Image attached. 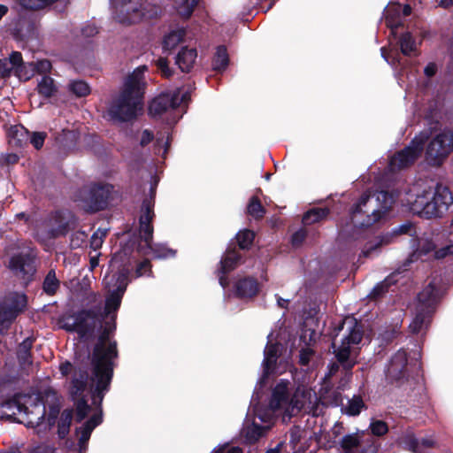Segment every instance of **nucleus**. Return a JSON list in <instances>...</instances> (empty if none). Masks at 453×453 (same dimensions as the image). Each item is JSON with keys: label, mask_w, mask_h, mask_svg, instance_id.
<instances>
[{"label": "nucleus", "mask_w": 453, "mask_h": 453, "mask_svg": "<svg viewBox=\"0 0 453 453\" xmlns=\"http://www.w3.org/2000/svg\"><path fill=\"white\" fill-rule=\"evenodd\" d=\"M407 354L403 350L397 351L391 358L387 371V377L391 380H398L405 374Z\"/></svg>", "instance_id": "aec40b11"}, {"label": "nucleus", "mask_w": 453, "mask_h": 453, "mask_svg": "<svg viewBox=\"0 0 453 453\" xmlns=\"http://www.w3.org/2000/svg\"><path fill=\"white\" fill-rule=\"evenodd\" d=\"M439 4L441 7L447 8L453 4V0H440Z\"/></svg>", "instance_id": "774afa93"}, {"label": "nucleus", "mask_w": 453, "mask_h": 453, "mask_svg": "<svg viewBox=\"0 0 453 453\" xmlns=\"http://www.w3.org/2000/svg\"><path fill=\"white\" fill-rule=\"evenodd\" d=\"M291 382L280 380L273 388L269 406H258V392L255 391L251 398L252 411H249L242 433L249 442L257 441L268 430L276 416H282L283 422H288L293 416L303 411L316 415L319 398L316 393L305 386H299L290 395Z\"/></svg>", "instance_id": "f03ea898"}, {"label": "nucleus", "mask_w": 453, "mask_h": 453, "mask_svg": "<svg viewBox=\"0 0 453 453\" xmlns=\"http://www.w3.org/2000/svg\"><path fill=\"white\" fill-rule=\"evenodd\" d=\"M277 296V303H278V305L280 307V308H286L289 300H287V299H283L278 296Z\"/></svg>", "instance_id": "338daca9"}, {"label": "nucleus", "mask_w": 453, "mask_h": 453, "mask_svg": "<svg viewBox=\"0 0 453 453\" xmlns=\"http://www.w3.org/2000/svg\"><path fill=\"white\" fill-rule=\"evenodd\" d=\"M45 136L44 133H34L30 138V142L36 150H39L43 146Z\"/></svg>", "instance_id": "3c124183"}, {"label": "nucleus", "mask_w": 453, "mask_h": 453, "mask_svg": "<svg viewBox=\"0 0 453 453\" xmlns=\"http://www.w3.org/2000/svg\"><path fill=\"white\" fill-rule=\"evenodd\" d=\"M254 237L255 234L252 231H240L236 235L239 247L242 250L249 248L251 245Z\"/></svg>", "instance_id": "c03bdc74"}, {"label": "nucleus", "mask_w": 453, "mask_h": 453, "mask_svg": "<svg viewBox=\"0 0 453 453\" xmlns=\"http://www.w3.org/2000/svg\"><path fill=\"white\" fill-rule=\"evenodd\" d=\"M306 233L304 230L300 229L292 235V244L294 246H299L304 241Z\"/></svg>", "instance_id": "4d7b16f0"}, {"label": "nucleus", "mask_w": 453, "mask_h": 453, "mask_svg": "<svg viewBox=\"0 0 453 453\" xmlns=\"http://www.w3.org/2000/svg\"><path fill=\"white\" fill-rule=\"evenodd\" d=\"M115 19L121 24H131L145 19L156 18L160 13L159 6L144 0H112Z\"/></svg>", "instance_id": "1a4fd4ad"}, {"label": "nucleus", "mask_w": 453, "mask_h": 453, "mask_svg": "<svg viewBox=\"0 0 453 453\" xmlns=\"http://www.w3.org/2000/svg\"><path fill=\"white\" fill-rule=\"evenodd\" d=\"M37 89L39 94L44 97H51L57 92V87L54 80L49 76H43L39 81Z\"/></svg>", "instance_id": "2f4dec72"}, {"label": "nucleus", "mask_w": 453, "mask_h": 453, "mask_svg": "<svg viewBox=\"0 0 453 453\" xmlns=\"http://www.w3.org/2000/svg\"><path fill=\"white\" fill-rule=\"evenodd\" d=\"M26 305V295L16 292L7 295L0 306V330L7 329Z\"/></svg>", "instance_id": "2eb2a0df"}, {"label": "nucleus", "mask_w": 453, "mask_h": 453, "mask_svg": "<svg viewBox=\"0 0 453 453\" xmlns=\"http://www.w3.org/2000/svg\"><path fill=\"white\" fill-rule=\"evenodd\" d=\"M395 232L400 233V234H412L415 233V229H414L413 225H411V223H405V224L398 226V228Z\"/></svg>", "instance_id": "680f3d73"}, {"label": "nucleus", "mask_w": 453, "mask_h": 453, "mask_svg": "<svg viewBox=\"0 0 453 453\" xmlns=\"http://www.w3.org/2000/svg\"><path fill=\"white\" fill-rule=\"evenodd\" d=\"M59 285L60 282L56 276L55 270L51 269L43 280L42 289L47 295L53 296L58 291Z\"/></svg>", "instance_id": "473e14b6"}, {"label": "nucleus", "mask_w": 453, "mask_h": 453, "mask_svg": "<svg viewBox=\"0 0 453 453\" xmlns=\"http://www.w3.org/2000/svg\"><path fill=\"white\" fill-rule=\"evenodd\" d=\"M411 12V8L409 4L404 5L403 7L401 6V15L403 16H408Z\"/></svg>", "instance_id": "69168bd1"}, {"label": "nucleus", "mask_w": 453, "mask_h": 453, "mask_svg": "<svg viewBox=\"0 0 453 453\" xmlns=\"http://www.w3.org/2000/svg\"><path fill=\"white\" fill-rule=\"evenodd\" d=\"M440 296V280L434 278L418 295L414 318L409 326L412 334L423 333L427 329Z\"/></svg>", "instance_id": "6e6552de"}, {"label": "nucleus", "mask_w": 453, "mask_h": 453, "mask_svg": "<svg viewBox=\"0 0 453 453\" xmlns=\"http://www.w3.org/2000/svg\"><path fill=\"white\" fill-rule=\"evenodd\" d=\"M388 239L386 237H378L374 241L370 242L365 245V247L362 250V255L364 257H370L373 251H375L380 245L384 243H388Z\"/></svg>", "instance_id": "a18cd8bd"}, {"label": "nucleus", "mask_w": 453, "mask_h": 453, "mask_svg": "<svg viewBox=\"0 0 453 453\" xmlns=\"http://www.w3.org/2000/svg\"><path fill=\"white\" fill-rule=\"evenodd\" d=\"M303 433V431L300 427H297V426H295V427L290 429V431H289V437H290L289 438V442L292 445L293 449H296V445L299 442V441H300V439L302 437V434Z\"/></svg>", "instance_id": "09e8293b"}, {"label": "nucleus", "mask_w": 453, "mask_h": 453, "mask_svg": "<svg viewBox=\"0 0 453 453\" xmlns=\"http://www.w3.org/2000/svg\"><path fill=\"white\" fill-rule=\"evenodd\" d=\"M437 66L434 63H429L424 69V73L427 77H432L436 73Z\"/></svg>", "instance_id": "0e129e2a"}, {"label": "nucleus", "mask_w": 453, "mask_h": 453, "mask_svg": "<svg viewBox=\"0 0 453 453\" xmlns=\"http://www.w3.org/2000/svg\"><path fill=\"white\" fill-rule=\"evenodd\" d=\"M449 255H453V243L446 245L435 251L436 258H443Z\"/></svg>", "instance_id": "6e6d98bb"}, {"label": "nucleus", "mask_w": 453, "mask_h": 453, "mask_svg": "<svg viewBox=\"0 0 453 453\" xmlns=\"http://www.w3.org/2000/svg\"><path fill=\"white\" fill-rule=\"evenodd\" d=\"M108 233L107 228H98L91 236L90 247L94 250H99L104 242V238Z\"/></svg>", "instance_id": "37998d69"}, {"label": "nucleus", "mask_w": 453, "mask_h": 453, "mask_svg": "<svg viewBox=\"0 0 453 453\" xmlns=\"http://www.w3.org/2000/svg\"><path fill=\"white\" fill-rule=\"evenodd\" d=\"M329 213L326 208H313L308 211L303 217L304 225H311L325 219Z\"/></svg>", "instance_id": "f704fd0d"}, {"label": "nucleus", "mask_w": 453, "mask_h": 453, "mask_svg": "<svg viewBox=\"0 0 453 453\" xmlns=\"http://www.w3.org/2000/svg\"><path fill=\"white\" fill-rule=\"evenodd\" d=\"M30 346L31 342H28L27 341H24L20 346L19 358L22 359L24 362H27L28 360Z\"/></svg>", "instance_id": "864d4df0"}, {"label": "nucleus", "mask_w": 453, "mask_h": 453, "mask_svg": "<svg viewBox=\"0 0 453 453\" xmlns=\"http://www.w3.org/2000/svg\"><path fill=\"white\" fill-rule=\"evenodd\" d=\"M370 429L373 435L382 436L388 431V426L386 422L378 419H372L370 423Z\"/></svg>", "instance_id": "49530a36"}, {"label": "nucleus", "mask_w": 453, "mask_h": 453, "mask_svg": "<svg viewBox=\"0 0 453 453\" xmlns=\"http://www.w3.org/2000/svg\"><path fill=\"white\" fill-rule=\"evenodd\" d=\"M9 268L27 284L35 273V256L28 250L15 254L10 259Z\"/></svg>", "instance_id": "f3484780"}, {"label": "nucleus", "mask_w": 453, "mask_h": 453, "mask_svg": "<svg viewBox=\"0 0 453 453\" xmlns=\"http://www.w3.org/2000/svg\"><path fill=\"white\" fill-rule=\"evenodd\" d=\"M381 55L385 58V60L393 67H403V64L401 62L402 58L397 50H391L388 52H387L385 48H381Z\"/></svg>", "instance_id": "79ce46f5"}, {"label": "nucleus", "mask_w": 453, "mask_h": 453, "mask_svg": "<svg viewBox=\"0 0 453 453\" xmlns=\"http://www.w3.org/2000/svg\"><path fill=\"white\" fill-rule=\"evenodd\" d=\"M240 259L241 256L235 250H227L221 259L219 272V284L223 288H226L228 284L226 274L237 266Z\"/></svg>", "instance_id": "412c9836"}, {"label": "nucleus", "mask_w": 453, "mask_h": 453, "mask_svg": "<svg viewBox=\"0 0 453 453\" xmlns=\"http://www.w3.org/2000/svg\"><path fill=\"white\" fill-rule=\"evenodd\" d=\"M197 58L195 48L182 47L176 56L175 63L182 72H189Z\"/></svg>", "instance_id": "5701e85b"}, {"label": "nucleus", "mask_w": 453, "mask_h": 453, "mask_svg": "<svg viewBox=\"0 0 453 453\" xmlns=\"http://www.w3.org/2000/svg\"><path fill=\"white\" fill-rule=\"evenodd\" d=\"M104 316L100 308L82 310L77 313H65L60 318L61 327L77 332L81 338L91 335L97 326H101Z\"/></svg>", "instance_id": "9b49d317"}, {"label": "nucleus", "mask_w": 453, "mask_h": 453, "mask_svg": "<svg viewBox=\"0 0 453 453\" xmlns=\"http://www.w3.org/2000/svg\"><path fill=\"white\" fill-rule=\"evenodd\" d=\"M279 351V344L268 343L266 345L264 353L263 375L258 381V384L261 386L265 383L266 377L273 372L272 370L277 360Z\"/></svg>", "instance_id": "4be33fe9"}, {"label": "nucleus", "mask_w": 453, "mask_h": 453, "mask_svg": "<svg viewBox=\"0 0 453 453\" xmlns=\"http://www.w3.org/2000/svg\"><path fill=\"white\" fill-rule=\"evenodd\" d=\"M156 188H150V196L145 198L142 205V213L140 216L139 234L141 241L138 244V251L145 256H150L153 258H165L174 255V251L162 244H153V226L151 221L154 218V196Z\"/></svg>", "instance_id": "0eeeda50"}, {"label": "nucleus", "mask_w": 453, "mask_h": 453, "mask_svg": "<svg viewBox=\"0 0 453 453\" xmlns=\"http://www.w3.org/2000/svg\"><path fill=\"white\" fill-rule=\"evenodd\" d=\"M423 150V142L415 138L409 146L399 151L389 161V170L394 172L411 165Z\"/></svg>", "instance_id": "a211bd4d"}, {"label": "nucleus", "mask_w": 453, "mask_h": 453, "mask_svg": "<svg viewBox=\"0 0 453 453\" xmlns=\"http://www.w3.org/2000/svg\"><path fill=\"white\" fill-rule=\"evenodd\" d=\"M228 54L224 46H219L213 58L212 66L216 71H223L228 65Z\"/></svg>", "instance_id": "72a5a7b5"}, {"label": "nucleus", "mask_w": 453, "mask_h": 453, "mask_svg": "<svg viewBox=\"0 0 453 453\" xmlns=\"http://www.w3.org/2000/svg\"><path fill=\"white\" fill-rule=\"evenodd\" d=\"M247 211L248 213L255 219H261L265 213V210L257 196H252L250 198Z\"/></svg>", "instance_id": "ea45409f"}, {"label": "nucleus", "mask_w": 453, "mask_h": 453, "mask_svg": "<svg viewBox=\"0 0 453 453\" xmlns=\"http://www.w3.org/2000/svg\"><path fill=\"white\" fill-rule=\"evenodd\" d=\"M453 150V131L444 129L435 134L426 149V160L431 165H441Z\"/></svg>", "instance_id": "ddd939ff"}, {"label": "nucleus", "mask_w": 453, "mask_h": 453, "mask_svg": "<svg viewBox=\"0 0 453 453\" xmlns=\"http://www.w3.org/2000/svg\"><path fill=\"white\" fill-rule=\"evenodd\" d=\"M341 446L345 453H353L359 447V439L357 434L345 435L341 441Z\"/></svg>", "instance_id": "58836bf2"}, {"label": "nucleus", "mask_w": 453, "mask_h": 453, "mask_svg": "<svg viewBox=\"0 0 453 453\" xmlns=\"http://www.w3.org/2000/svg\"><path fill=\"white\" fill-rule=\"evenodd\" d=\"M401 52L404 56H410L416 50V42L411 33H404L399 41Z\"/></svg>", "instance_id": "4c0bfd02"}, {"label": "nucleus", "mask_w": 453, "mask_h": 453, "mask_svg": "<svg viewBox=\"0 0 453 453\" xmlns=\"http://www.w3.org/2000/svg\"><path fill=\"white\" fill-rule=\"evenodd\" d=\"M410 210L426 219L441 217L453 203L450 190L442 185H437L434 189H423L416 194L413 201L409 200Z\"/></svg>", "instance_id": "423d86ee"}, {"label": "nucleus", "mask_w": 453, "mask_h": 453, "mask_svg": "<svg viewBox=\"0 0 453 453\" xmlns=\"http://www.w3.org/2000/svg\"><path fill=\"white\" fill-rule=\"evenodd\" d=\"M147 70L146 65L138 66L127 77L122 92L109 108V115L112 119L129 121L135 119L142 111L146 86L144 74Z\"/></svg>", "instance_id": "20e7f679"}, {"label": "nucleus", "mask_w": 453, "mask_h": 453, "mask_svg": "<svg viewBox=\"0 0 453 453\" xmlns=\"http://www.w3.org/2000/svg\"><path fill=\"white\" fill-rule=\"evenodd\" d=\"M148 273H151V265L150 260L145 259L138 265L135 273L137 277H141Z\"/></svg>", "instance_id": "603ef678"}, {"label": "nucleus", "mask_w": 453, "mask_h": 453, "mask_svg": "<svg viewBox=\"0 0 453 453\" xmlns=\"http://www.w3.org/2000/svg\"><path fill=\"white\" fill-rule=\"evenodd\" d=\"M153 134L149 130H143L141 135L140 144L143 147L153 140Z\"/></svg>", "instance_id": "052dcab7"}, {"label": "nucleus", "mask_w": 453, "mask_h": 453, "mask_svg": "<svg viewBox=\"0 0 453 453\" xmlns=\"http://www.w3.org/2000/svg\"><path fill=\"white\" fill-rule=\"evenodd\" d=\"M113 187L110 184H96L89 188H83L81 191L80 199L82 200L88 208L97 211L103 210L108 202Z\"/></svg>", "instance_id": "dca6fc26"}, {"label": "nucleus", "mask_w": 453, "mask_h": 453, "mask_svg": "<svg viewBox=\"0 0 453 453\" xmlns=\"http://www.w3.org/2000/svg\"><path fill=\"white\" fill-rule=\"evenodd\" d=\"M118 264V256L115 255L111 260V272L105 275L104 283L109 289L110 295L105 300L104 318L110 316L111 312L117 311L121 303L122 296L128 285V273L127 268H123L118 273H113L114 268Z\"/></svg>", "instance_id": "9d476101"}, {"label": "nucleus", "mask_w": 453, "mask_h": 453, "mask_svg": "<svg viewBox=\"0 0 453 453\" xmlns=\"http://www.w3.org/2000/svg\"><path fill=\"white\" fill-rule=\"evenodd\" d=\"M157 69L160 71L161 74L165 77L169 78L173 74V71L170 69L168 65V61L164 58H159L156 62Z\"/></svg>", "instance_id": "de8ad7c7"}, {"label": "nucleus", "mask_w": 453, "mask_h": 453, "mask_svg": "<svg viewBox=\"0 0 453 453\" xmlns=\"http://www.w3.org/2000/svg\"><path fill=\"white\" fill-rule=\"evenodd\" d=\"M186 31L184 28H178L172 30L164 36L163 50L165 51H171L176 48L184 39Z\"/></svg>", "instance_id": "a878e982"}, {"label": "nucleus", "mask_w": 453, "mask_h": 453, "mask_svg": "<svg viewBox=\"0 0 453 453\" xmlns=\"http://www.w3.org/2000/svg\"><path fill=\"white\" fill-rule=\"evenodd\" d=\"M343 324L349 325L348 334L342 339V344L334 349V354L337 361L349 371L357 363V345L362 340L363 332L361 326L353 319H346Z\"/></svg>", "instance_id": "f8f14e48"}, {"label": "nucleus", "mask_w": 453, "mask_h": 453, "mask_svg": "<svg viewBox=\"0 0 453 453\" xmlns=\"http://www.w3.org/2000/svg\"><path fill=\"white\" fill-rule=\"evenodd\" d=\"M69 89L77 96H86L90 93L89 86L83 81H73L69 84Z\"/></svg>", "instance_id": "a19ab883"}, {"label": "nucleus", "mask_w": 453, "mask_h": 453, "mask_svg": "<svg viewBox=\"0 0 453 453\" xmlns=\"http://www.w3.org/2000/svg\"><path fill=\"white\" fill-rule=\"evenodd\" d=\"M385 19L387 26L391 30V35L395 36L397 28L402 25L401 4H390L385 10Z\"/></svg>", "instance_id": "b1692460"}, {"label": "nucleus", "mask_w": 453, "mask_h": 453, "mask_svg": "<svg viewBox=\"0 0 453 453\" xmlns=\"http://www.w3.org/2000/svg\"><path fill=\"white\" fill-rule=\"evenodd\" d=\"M395 202L392 194L380 191L365 192L354 204L350 211L351 223L355 227H369L389 210Z\"/></svg>", "instance_id": "39448f33"}, {"label": "nucleus", "mask_w": 453, "mask_h": 453, "mask_svg": "<svg viewBox=\"0 0 453 453\" xmlns=\"http://www.w3.org/2000/svg\"><path fill=\"white\" fill-rule=\"evenodd\" d=\"M3 407L12 411V415H19V422L33 428L40 437L45 436L51 429L59 412L58 408L50 407L45 420L46 408L38 395H17L6 402Z\"/></svg>", "instance_id": "7ed1b4c3"}, {"label": "nucleus", "mask_w": 453, "mask_h": 453, "mask_svg": "<svg viewBox=\"0 0 453 453\" xmlns=\"http://www.w3.org/2000/svg\"><path fill=\"white\" fill-rule=\"evenodd\" d=\"M188 99V93L187 91L182 92L180 89L162 93L151 101L149 112L152 117H159L165 112L176 110L182 104L187 103Z\"/></svg>", "instance_id": "4468645a"}, {"label": "nucleus", "mask_w": 453, "mask_h": 453, "mask_svg": "<svg viewBox=\"0 0 453 453\" xmlns=\"http://www.w3.org/2000/svg\"><path fill=\"white\" fill-rule=\"evenodd\" d=\"M213 453H242V450L239 447H229L227 445H224L219 447L218 449H215Z\"/></svg>", "instance_id": "bf43d9fd"}, {"label": "nucleus", "mask_w": 453, "mask_h": 453, "mask_svg": "<svg viewBox=\"0 0 453 453\" xmlns=\"http://www.w3.org/2000/svg\"><path fill=\"white\" fill-rule=\"evenodd\" d=\"M32 67L35 68V73L37 72L39 73H46L50 71L51 63L47 59H42L36 63H33Z\"/></svg>", "instance_id": "8fccbe9b"}, {"label": "nucleus", "mask_w": 453, "mask_h": 453, "mask_svg": "<svg viewBox=\"0 0 453 453\" xmlns=\"http://www.w3.org/2000/svg\"><path fill=\"white\" fill-rule=\"evenodd\" d=\"M75 218L69 211H58L53 214L47 222L49 238H56L65 235L75 226Z\"/></svg>", "instance_id": "6ab92c4d"}, {"label": "nucleus", "mask_w": 453, "mask_h": 453, "mask_svg": "<svg viewBox=\"0 0 453 453\" xmlns=\"http://www.w3.org/2000/svg\"><path fill=\"white\" fill-rule=\"evenodd\" d=\"M258 283L253 278H244L235 285L236 295L241 298H250L258 292Z\"/></svg>", "instance_id": "393cba45"}, {"label": "nucleus", "mask_w": 453, "mask_h": 453, "mask_svg": "<svg viewBox=\"0 0 453 453\" xmlns=\"http://www.w3.org/2000/svg\"><path fill=\"white\" fill-rule=\"evenodd\" d=\"M399 273H393L388 275L383 281L378 283L372 289L371 296L373 298L379 297L383 293L388 290V288L398 281Z\"/></svg>", "instance_id": "7c9ffc66"}, {"label": "nucleus", "mask_w": 453, "mask_h": 453, "mask_svg": "<svg viewBox=\"0 0 453 453\" xmlns=\"http://www.w3.org/2000/svg\"><path fill=\"white\" fill-rule=\"evenodd\" d=\"M21 61V53L18 51L12 52L8 58L0 60V74L3 77L10 76L14 73V67Z\"/></svg>", "instance_id": "cd10ccee"}, {"label": "nucleus", "mask_w": 453, "mask_h": 453, "mask_svg": "<svg viewBox=\"0 0 453 453\" xmlns=\"http://www.w3.org/2000/svg\"><path fill=\"white\" fill-rule=\"evenodd\" d=\"M72 420L73 411L69 409L64 410L58 422V434L59 438L64 439L69 434Z\"/></svg>", "instance_id": "c85d7f7f"}, {"label": "nucleus", "mask_w": 453, "mask_h": 453, "mask_svg": "<svg viewBox=\"0 0 453 453\" xmlns=\"http://www.w3.org/2000/svg\"><path fill=\"white\" fill-rule=\"evenodd\" d=\"M33 63L25 64L21 59L14 67V74L23 81L29 80L35 74V68L32 67Z\"/></svg>", "instance_id": "e433bc0d"}, {"label": "nucleus", "mask_w": 453, "mask_h": 453, "mask_svg": "<svg viewBox=\"0 0 453 453\" xmlns=\"http://www.w3.org/2000/svg\"><path fill=\"white\" fill-rule=\"evenodd\" d=\"M81 33L85 37H91L98 33V28L94 24H88L82 28Z\"/></svg>", "instance_id": "13d9d810"}, {"label": "nucleus", "mask_w": 453, "mask_h": 453, "mask_svg": "<svg viewBox=\"0 0 453 453\" xmlns=\"http://www.w3.org/2000/svg\"><path fill=\"white\" fill-rule=\"evenodd\" d=\"M116 357V343L111 342L108 334L104 332L94 348L90 361L91 378L88 379L86 365L79 364L74 368L69 391L75 401L76 419L81 421L90 415L89 419L76 430L80 453L86 451L92 431L102 422L100 405L109 390Z\"/></svg>", "instance_id": "f257e3e1"}, {"label": "nucleus", "mask_w": 453, "mask_h": 453, "mask_svg": "<svg viewBox=\"0 0 453 453\" xmlns=\"http://www.w3.org/2000/svg\"><path fill=\"white\" fill-rule=\"evenodd\" d=\"M365 408V403L360 396L354 395L348 400L347 404L343 407V411L349 416H357Z\"/></svg>", "instance_id": "c9c22d12"}, {"label": "nucleus", "mask_w": 453, "mask_h": 453, "mask_svg": "<svg viewBox=\"0 0 453 453\" xmlns=\"http://www.w3.org/2000/svg\"><path fill=\"white\" fill-rule=\"evenodd\" d=\"M73 365L68 361L59 365V371L63 376H67L73 371Z\"/></svg>", "instance_id": "e2e57ef3"}, {"label": "nucleus", "mask_w": 453, "mask_h": 453, "mask_svg": "<svg viewBox=\"0 0 453 453\" xmlns=\"http://www.w3.org/2000/svg\"><path fill=\"white\" fill-rule=\"evenodd\" d=\"M313 356V350L310 348L303 349L300 351V363L303 365L309 364L311 357Z\"/></svg>", "instance_id": "5fc2aeb1"}, {"label": "nucleus", "mask_w": 453, "mask_h": 453, "mask_svg": "<svg viewBox=\"0 0 453 453\" xmlns=\"http://www.w3.org/2000/svg\"><path fill=\"white\" fill-rule=\"evenodd\" d=\"M173 7L177 12L184 19L191 16L194 7L197 4L198 0H173Z\"/></svg>", "instance_id": "c756f323"}, {"label": "nucleus", "mask_w": 453, "mask_h": 453, "mask_svg": "<svg viewBox=\"0 0 453 453\" xmlns=\"http://www.w3.org/2000/svg\"><path fill=\"white\" fill-rule=\"evenodd\" d=\"M403 442L414 453H418L420 448H430L434 444V441L432 438H423L418 441L411 434H406Z\"/></svg>", "instance_id": "bb28decb"}]
</instances>
